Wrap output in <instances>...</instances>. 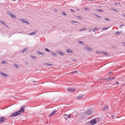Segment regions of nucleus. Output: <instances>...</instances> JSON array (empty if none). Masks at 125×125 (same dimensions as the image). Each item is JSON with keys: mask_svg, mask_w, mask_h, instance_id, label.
I'll use <instances>...</instances> for the list:
<instances>
[{"mask_svg": "<svg viewBox=\"0 0 125 125\" xmlns=\"http://www.w3.org/2000/svg\"><path fill=\"white\" fill-rule=\"evenodd\" d=\"M24 111V106H23L19 111L15 112L17 116H18L21 114V113H23Z\"/></svg>", "mask_w": 125, "mask_h": 125, "instance_id": "f257e3e1", "label": "nucleus"}, {"mask_svg": "<svg viewBox=\"0 0 125 125\" xmlns=\"http://www.w3.org/2000/svg\"><path fill=\"white\" fill-rule=\"evenodd\" d=\"M90 122L91 125H94L96 123V120L95 119H93L91 120Z\"/></svg>", "mask_w": 125, "mask_h": 125, "instance_id": "f03ea898", "label": "nucleus"}, {"mask_svg": "<svg viewBox=\"0 0 125 125\" xmlns=\"http://www.w3.org/2000/svg\"><path fill=\"white\" fill-rule=\"evenodd\" d=\"M6 119V118L4 117H1L0 119V122L1 123L3 122Z\"/></svg>", "mask_w": 125, "mask_h": 125, "instance_id": "7ed1b4c3", "label": "nucleus"}, {"mask_svg": "<svg viewBox=\"0 0 125 125\" xmlns=\"http://www.w3.org/2000/svg\"><path fill=\"white\" fill-rule=\"evenodd\" d=\"M115 79V77H112L111 78L109 77L107 79H106L105 80L108 81H112Z\"/></svg>", "mask_w": 125, "mask_h": 125, "instance_id": "20e7f679", "label": "nucleus"}, {"mask_svg": "<svg viewBox=\"0 0 125 125\" xmlns=\"http://www.w3.org/2000/svg\"><path fill=\"white\" fill-rule=\"evenodd\" d=\"M0 74L2 76L5 77H7L9 76V75L8 74L2 72H0Z\"/></svg>", "mask_w": 125, "mask_h": 125, "instance_id": "39448f33", "label": "nucleus"}, {"mask_svg": "<svg viewBox=\"0 0 125 125\" xmlns=\"http://www.w3.org/2000/svg\"><path fill=\"white\" fill-rule=\"evenodd\" d=\"M20 20L23 23H25L27 24H30L29 22L28 21L24 19H21Z\"/></svg>", "mask_w": 125, "mask_h": 125, "instance_id": "423d86ee", "label": "nucleus"}, {"mask_svg": "<svg viewBox=\"0 0 125 125\" xmlns=\"http://www.w3.org/2000/svg\"><path fill=\"white\" fill-rule=\"evenodd\" d=\"M75 90V88L71 87H69L68 89V91L70 92H71L73 91H74Z\"/></svg>", "mask_w": 125, "mask_h": 125, "instance_id": "0eeeda50", "label": "nucleus"}, {"mask_svg": "<svg viewBox=\"0 0 125 125\" xmlns=\"http://www.w3.org/2000/svg\"><path fill=\"white\" fill-rule=\"evenodd\" d=\"M86 113L87 115L88 116L92 114L91 111H87Z\"/></svg>", "mask_w": 125, "mask_h": 125, "instance_id": "6e6552de", "label": "nucleus"}, {"mask_svg": "<svg viewBox=\"0 0 125 125\" xmlns=\"http://www.w3.org/2000/svg\"><path fill=\"white\" fill-rule=\"evenodd\" d=\"M44 64L45 65L47 66H52L53 65V64H52L48 63L46 62H45L44 63Z\"/></svg>", "mask_w": 125, "mask_h": 125, "instance_id": "1a4fd4ad", "label": "nucleus"}, {"mask_svg": "<svg viewBox=\"0 0 125 125\" xmlns=\"http://www.w3.org/2000/svg\"><path fill=\"white\" fill-rule=\"evenodd\" d=\"M66 52L68 53H73V51L70 49H68L66 50Z\"/></svg>", "mask_w": 125, "mask_h": 125, "instance_id": "9d476101", "label": "nucleus"}, {"mask_svg": "<svg viewBox=\"0 0 125 125\" xmlns=\"http://www.w3.org/2000/svg\"><path fill=\"white\" fill-rule=\"evenodd\" d=\"M17 116V115L15 113V112H14V113L12 114L11 115H10L9 116V117L11 116V117H15V116Z\"/></svg>", "mask_w": 125, "mask_h": 125, "instance_id": "9b49d317", "label": "nucleus"}, {"mask_svg": "<svg viewBox=\"0 0 125 125\" xmlns=\"http://www.w3.org/2000/svg\"><path fill=\"white\" fill-rule=\"evenodd\" d=\"M38 54H40L42 55H44V53L40 51H38L37 53Z\"/></svg>", "mask_w": 125, "mask_h": 125, "instance_id": "f8f14e48", "label": "nucleus"}, {"mask_svg": "<svg viewBox=\"0 0 125 125\" xmlns=\"http://www.w3.org/2000/svg\"><path fill=\"white\" fill-rule=\"evenodd\" d=\"M57 111L56 110H54L51 113V114L50 115V116H51L52 115L54 114Z\"/></svg>", "mask_w": 125, "mask_h": 125, "instance_id": "ddd939ff", "label": "nucleus"}, {"mask_svg": "<svg viewBox=\"0 0 125 125\" xmlns=\"http://www.w3.org/2000/svg\"><path fill=\"white\" fill-rule=\"evenodd\" d=\"M86 48L87 50L89 51H90L92 49V48L91 47H89L88 46H86Z\"/></svg>", "mask_w": 125, "mask_h": 125, "instance_id": "4468645a", "label": "nucleus"}, {"mask_svg": "<svg viewBox=\"0 0 125 125\" xmlns=\"http://www.w3.org/2000/svg\"><path fill=\"white\" fill-rule=\"evenodd\" d=\"M57 53L61 55H64V54L62 52H60V51H58L57 52Z\"/></svg>", "mask_w": 125, "mask_h": 125, "instance_id": "2eb2a0df", "label": "nucleus"}, {"mask_svg": "<svg viewBox=\"0 0 125 125\" xmlns=\"http://www.w3.org/2000/svg\"><path fill=\"white\" fill-rule=\"evenodd\" d=\"M37 32V31H34V32H33L29 34V35H34Z\"/></svg>", "mask_w": 125, "mask_h": 125, "instance_id": "dca6fc26", "label": "nucleus"}, {"mask_svg": "<svg viewBox=\"0 0 125 125\" xmlns=\"http://www.w3.org/2000/svg\"><path fill=\"white\" fill-rule=\"evenodd\" d=\"M78 73V71H74L73 72H72L70 73L71 74H74L75 73Z\"/></svg>", "mask_w": 125, "mask_h": 125, "instance_id": "f3484780", "label": "nucleus"}, {"mask_svg": "<svg viewBox=\"0 0 125 125\" xmlns=\"http://www.w3.org/2000/svg\"><path fill=\"white\" fill-rule=\"evenodd\" d=\"M11 17L13 18H14L15 19L17 18L16 17L15 15L13 14Z\"/></svg>", "mask_w": 125, "mask_h": 125, "instance_id": "a211bd4d", "label": "nucleus"}, {"mask_svg": "<svg viewBox=\"0 0 125 125\" xmlns=\"http://www.w3.org/2000/svg\"><path fill=\"white\" fill-rule=\"evenodd\" d=\"M108 108V107L107 106H105L104 108H103V110H106Z\"/></svg>", "mask_w": 125, "mask_h": 125, "instance_id": "6ab92c4d", "label": "nucleus"}, {"mask_svg": "<svg viewBox=\"0 0 125 125\" xmlns=\"http://www.w3.org/2000/svg\"><path fill=\"white\" fill-rule=\"evenodd\" d=\"M7 14L10 16H11V15H12V14L11 12H7Z\"/></svg>", "mask_w": 125, "mask_h": 125, "instance_id": "aec40b11", "label": "nucleus"}, {"mask_svg": "<svg viewBox=\"0 0 125 125\" xmlns=\"http://www.w3.org/2000/svg\"><path fill=\"white\" fill-rule=\"evenodd\" d=\"M112 10L113 11H117V12L119 11L118 10H117L116 9H115L114 8L112 9Z\"/></svg>", "mask_w": 125, "mask_h": 125, "instance_id": "412c9836", "label": "nucleus"}, {"mask_svg": "<svg viewBox=\"0 0 125 125\" xmlns=\"http://www.w3.org/2000/svg\"><path fill=\"white\" fill-rule=\"evenodd\" d=\"M83 96L82 95H80L79 96H78L77 97L78 98H82L83 97Z\"/></svg>", "mask_w": 125, "mask_h": 125, "instance_id": "4be33fe9", "label": "nucleus"}, {"mask_svg": "<svg viewBox=\"0 0 125 125\" xmlns=\"http://www.w3.org/2000/svg\"><path fill=\"white\" fill-rule=\"evenodd\" d=\"M45 50L48 52H50V51L47 48H46L45 49Z\"/></svg>", "mask_w": 125, "mask_h": 125, "instance_id": "5701e85b", "label": "nucleus"}, {"mask_svg": "<svg viewBox=\"0 0 125 125\" xmlns=\"http://www.w3.org/2000/svg\"><path fill=\"white\" fill-rule=\"evenodd\" d=\"M31 57L34 59H36V56H31Z\"/></svg>", "mask_w": 125, "mask_h": 125, "instance_id": "b1692460", "label": "nucleus"}, {"mask_svg": "<svg viewBox=\"0 0 125 125\" xmlns=\"http://www.w3.org/2000/svg\"><path fill=\"white\" fill-rule=\"evenodd\" d=\"M0 22L2 24L4 25H6V24L3 21H0Z\"/></svg>", "mask_w": 125, "mask_h": 125, "instance_id": "393cba45", "label": "nucleus"}, {"mask_svg": "<svg viewBox=\"0 0 125 125\" xmlns=\"http://www.w3.org/2000/svg\"><path fill=\"white\" fill-rule=\"evenodd\" d=\"M52 55L54 56H56V54L53 52H52Z\"/></svg>", "mask_w": 125, "mask_h": 125, "instance_id": "a878e982", "label": "nucleus"}, {"mask_svg": "<svg viewBox=\"0 0 125 125\" xmlns=\"http://www.w3.org/2000/svg\"><path fill=\"white\" fill-rule=\"evenodd\" d=\"M96 10H97V11H99V12H103V10H99V9H97Z\"/></svg>", "mask_w": 125, "mask_h": 125, "instance_id": "bb28decb", "label": "nucleus"}, {"mask_svg": "<svg viewBox=\"0 0 125 125\" xmlns=\"http://www.w3.org/2000/svg\"><path fill=\"white\" fill-rule=\"evenodd\" d=\"M96 16L97 17L99 18H101V17L100 16H99V15H98V14H96Z\"/></svg>", "mask_w": 125, "mask_h": 125, "instance_id": "cd10ccee", "label": "nucleus"}, {"mask_svg": "<svg viewBox=\"0 0 125 125\" xmlns=\"http://www.w3.org/2000/svg\"><path fill=\"white\" fill-rule=\"evenodd\" d=\"M1 63L2 64H5L6 63V61H3Z\"/></svg>", "mask_w": 125, "mask_h": 125, "instance_id": "c85d7f7f", "label": "nucleus"}, {"mask_svg": "<svg viewBox=\"0 0 125 125\" xmlns=\"http://www.w3.org/2000/svg\"><path fill=\"white\" fill-rule=\"evenodd\" d=\"M86 30V28H83V29H81V30H80L79 31H83V30Z\"/></svg>", "mask_w": 125, "mask_h": 125, "instance_id": "c756f323", "label": "nucleus"}, {"mask_svg": "<svg viewBox=\"0 0 125 125\" xmlns=\"http://www.w3.org/2000/svg\"><path fill=\"white\" fill-rule=\"evenodd\" d=\"M68 118H70L71 117V115H69L68 116Z\"/></svg>", "mask_w": 125, "mask_h": 125, "instance_id": "7c9ffc66", "label": "nucleus"}, {"mask_svg": "<svg viewBox=\"0 0 125 125\" xmlns=\"http://www.w3.org/2000/svg\"><path fill=\"white\" fill-rule=\"evenodd\" d=\"M103 54H104L107 55H108V54L106 52H103Z\"/></svg>", "mask_w": 125, "mask_h": 125, "instance_id": "2f4dec72", "label": "nucleus"}, {"mask_svg": "<svg viewBox=\"0 0 125 125\" xmlns=\"http://www.w3.org/2000/svg\"><path fill=\"white\" fill-rule=\"evenodd\" d=\"M97 29H96V28H94L93 30V31H97Z\"/></svg>", "mask_w": 125, "mask_h": 125, "instance_id": "473e14b6", "label": "nucleus"}, {"mask_svg": "<svg viewBox=\"0 0 125 125\" xmlns=\"http://www.w3.org/2000/svg\"><path fill=\"white\" fill-rule=\"evenodd\" d=\"M105 19L106 20H107V21H109V19H108V18H105Z\"/></svg>", "mask_w": 125, "mask_h": 125, "instance_id": "72a5a7b5", "label": "nucleus"}, {"mask_svg": "<svg viewBox=\"0 0 125 125\" xmlns=\"http://www.w3.org/2000/svg\"><path fill=\"white\" fill-rule=\"evenodd\" d=\"M27 49V48L26 49H25V50H23L22 51V52L23 53L24 52H25V51Z\"/></svg>", "mask_w": 125, "mask_h": 125, "instance_id": "f704fd0d", "label": "nucleus"}, {"mask_svg": "<svg viewBox=\"0 0 125 125\" xmlns=\"http://www.w3.org/2000/svg\"><path fill=\"white\" fill-rule=\"evenodd\" d=\"M15 67L17 68L18 67L17 66V65L16 64H15Z\"/></svg>", "mask_w": 125, "mask_h": 125, "instance_id": "c9c22d12", "label": "nucleus"}, {"mask_svg": "<svg viewBox=\"0 0 125 125\" xmlns=\"http://www.w3.org/2000/svg\"><path fill=\"white\" fill-rule=\"evenodd\" d=\"M122 44L123 46H125V42H123L122 43Z\"/></svg>", "mask_w": 125, "mask_h": 125, "instance_id": "e433bc0d", "label": "nucleus"}, {"mask_svg": "<svg viewBox=\"0 0 125 125\" xmlns=\"http://www.w3.org/2000/svg\"><path fill=\"white\" fill-rule=\"evenodd\" d=\"M115 83L117 84H119V83L118 82H116Z\"/></svg>", "mask_w": 125, "mask_h": 125, "instance_id": "4c0bfd02", "label": "nucleus"}, {"mask_svg": "<svg viewBox=\"0 0 125 125\" xmlns=\"http://www.w3.org/2000/svg\"><path fill=\"white\" fill-rule=\"evenodd\" d=\"M72 22L74 23H79L78 22H76L75 21H73Z\"/></svg>", "mask_w": 125, "mask_h": 125, "instance_id": "58836bf2", "label": "nucleus"}, {"mask_svg": "<svg viewBox=\"0 0 125 125\" xmlns=\"http://www.w3.org/2000/svg\"><path fill=\"white\" fill-rule=\"evenodd\" d=\"M108 28H104L103 29V30H107V29Z\"/></svg>", "mask_w": 125, "mask_h": 125, "instance_id": "ea45409f", "label": "nucleus"}, {"mask_svg": "<svg viewBox=\"0 0 125 125\" xmlns=\"http://www.w3.org/2000/svg\"><path fill=\"white\" fill-rule=\"evenodd\" d=\"M95 52L97 53H100V52L98 51H96Z\"/></svg>", "mask_w": 125, "mask_h": 125, "instance_id": "a19ab883", "label": "nucleus"}, {"mask_svg": "<svg viewBox=\"0 0 125 125\" xmlns=\"http://www.w3.org/2000/svg\"><path fill=\"white\" fill-rule=\"evenodd\" d=\"M71 10L72 11V12H75V11H74L73 10H72V9H71Z\"/></svg>", "mask_w": 125, "mask_h": 125, "instance_id": "79ce46f5", "label": "nucleus"}, {"mask_svg": "<svg viewBox=\"0 0 125 125\" xmlns=\"http://www.w3.org/2000/svg\"><path fill=\"white\" fill-rule=\"evenodd\" d=\"M79 43H82V41H79Z\"/></svg>", "mask_w": 125, "mask_h": 125, "instance_id": "37998d69", "label": "nucleus"}, {"mask_svg": "<svg viewBox=\"0 0 125 125\" xmlns=\"http://www.w3.org/2000/svg\"><path fill=\"white\" fill-rule=\"evenodd\" d=\"M63 14L65 15H66V14L64 12L63 13Z\"/></svg>", "mask_w": 125, "mask_h": 125, "instance_id": "c03bdc74", "label": "nucleus"}, {"mask_svg": "<svg viewBox=\"0 0 125 125\" xmlns=\"http://www.w3.org/2000/svg\"><path fill=\"white\" fill-rule=\"evenodd\" d=\"M77 17H78V18H79L80 19V16H77Z\"/></svg>", "mask_w": 125, "mask_h": 125, "instance_id": "a18cd8bd", "label": "nucleus"}, {"mask_svg": "<svg viewBox=\"0 0 125 125\" xmlns=\"http://www.w3.org/2000/svg\"><path fill=\"white\" fill-rule=\"evenodd\" d=\"M112 72H110L109 73V74H110Z\"/></svg>", "mask_w": 125, "mask_h": 125, "instance_id": "49530a36", "label": "nucleus"}, {"mask_svg": "<svg viewBox=\"0 0 125 125\" xmlns=\"http://www.w3.org/2000/svg\"><path fill=\"white\" fill-rule=\"evenodd\" d=\"M6 26V27H7V28H8V26L7 25H5Z\"/></svg>", "mask_w": 125, "mask_h": 125, "instance_id": "de8ad7c7", "label": "nucleus"}, {"mask_svg": "<svg viewBox=\"0 0 125 125\" xmlns=\"http://www.w3.org/2000/svg\"><path fill=\"white\" fill-rule=\"evenodd\" d=\"M119 32H117L116 33H115V34H117L118 33H119Z\"/></svg>", "mask_w": 125, "mask_h": 125, "instance_id": "09e8293b", "label": "nucleus"}, {"mask_svg": "<svg viewBox=\"0 0 125 125\" xmlns=\"http://www.w3.org/2000/svg\"><path fill=\"white\" fill-rule=\"evenodd\" d=\"M123 26H124V25H121L120 26V27Z\"/></svg>", "mask_w": 125, "mask_h": 125, "instance_id": "8fccbe9b", "label": "nucleus"}, {"mask_svg": "<svg viewBox=\"0 0 125 125\" xmlns=\"http://www.w3.org/2000/svg\"><path fill=\"white\" fill-rule=\"evenodd\" d=\"M91 29L89 30V31L90 32L91 31Z\"/></svg>", "mask_w": 125, "mask_h": 125, "instance_id": "3c124183", "label": "nucleus"}, {"mask_svg": "<svg viewBox=\"0 0 125 125\" xmlns=\"http://www.w3.org/2000/svg\"><path fill=\"white\" fill-rule=\"evenodd\" d=\"M57 11V10L56 9L55 10V11Z\"/></svg>", "mask_w": 125, "mask_h": 125, "instance_id": "603ef678", "label": "nucleus"}, {"mask_svg": "<svg viewBox=\"0 0 125 125\" xmlns=\"http://www.w3.org/2000/svg\"><path fill=\"white\" fill-rule=\"evenodd\" d=\"M84 9H86V10L87 9L86 8H84Z\"/></svg>", "mask_w": 125, "mask_h": 125, "instance_id": "864d4df0", "label": "nucleus"}, {"mask_svg": "<svg viewBox=\"0 0 125 125\" xmlns=\"http://www.w3.org/2000/svg\"><path fill=\"white\" fill-rule=\"evenodd\" d=\"M115 5H116V3H115Z\"/></svg>", "mask_w": 125, "mask_h": 125, "instance_id": "5fc2aeb1", "label": "nucleus"}, {"mask_svg": "<svg viewBox=\"0 0 125 125\" xmlns=\"http://www.w3.org/2000/svg\"><path fill=\"white\" fill-rule=\"evenodd\" d=\"M78 10V11H79V10H78H78Z\"/></svg>", "mask_w": 125, "mask_h": 125, "instance_id": "6e6d98bb", "label": "nucleus"}, {"mask_svg": "<svg viewBox=\"0 0 125 125\" xmlns=\"http://www.w3.org/2000/svg\"><path fill=\"white\" fill-rule=\"evenodd\" d=\"M34 82H34H35V81H34V82Z\"/></svg>", "mask_w": 125, "mask_h": 125, "instance_id": "4d7b16f0", "label": "nucleus"}]
</instances>
